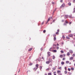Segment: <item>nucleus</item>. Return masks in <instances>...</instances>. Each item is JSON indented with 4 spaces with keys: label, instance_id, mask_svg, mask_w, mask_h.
Segmentation results:
<instances>
[{
    "label": "nucleus",
    "instance_id": "1",
    "mask_svg": "<svg viewBox=\"0 0 75 75\" xmlns=\"http://www.w3.org/2000/svg\"><path fill=\"white\" fill-rule=\"evenodd\" d=\"M65 57V54H63V55H61L60 56V58H63L64 57Z\"/></svg>",
    "mask_w": 75,
    "mask_h": 75
},
{
    "label": "nucleus",
    "instance_id": "2",
    "mask_svg": "<svg viewBox=\"0 0 75 75\" xmlns=\"http://www.w3.org/2000/svg\"><path fill=\"white\" fill-rule=\"evenodd\" d=\"M65 7V4H63L60 6V8H62V7Z\"/></svg>",
    "mask_w": 75,
    "mask_h": 75
},
{
    "label": "nucleus",
    "instance_id": "3",
    "mask_svg": "<svg viewBox=\"0 0 75 75\" xmlns=\"http://www.w3.org/2000/svg\"><path fill=\"white\" fill-rule=\"evenodd\" d=\"M47 55L49 57H50L51 55V53H50V52H47Z\"/></svg>",
    "mask_w": 75,
    "mask_h": 75
},
{
    "label": "nucleus",
    "instance_id": "4",
    "mask_svg": "<svg viewBox=\"0 0 75 75\" xmlns=\"http://www.w3.org/2000/svg\"><path fill=\"white\" fill-rule=\"evenodd\" d=\"M51 18H52V17H49V18H48L47 20V22L48 23V21H50V19H51Z\"/></svg>",
    "mask_w": 75,
    "mask_h": 75
},
{
    "label": "nucleus",
    "instance_id": "5",
    "mask_svg": "<svg viewBox=\"0 0 75 75\" xmlns=\"http://www.w3.org/2000/svg\"><path fill=\"white\" fill-rule=\"evenodd\" d=\"M36 69H38V64H37L36 65Z\"/></svg>",
    "mask_w": 75,
    "mask_h": 75
},
{
    "label": "nucleus",
    "instance_id": "6",
    "mask_svg": "<svg viewBox=\"0 0 75 75\" xmlns=\"http://www.w3.org/2000/svg\"><path fill=\"white\" fill-rule=\"evenodd\" d=\"M49 61H50V62H52V59H51L50 58H49Z\"/></svg>",
    "mask_w": 75,
    "mask_h": 75
},
{
    "label": "nucleus",
    "instance_id": "7",
    "mask_svg": "<svg viewBox=\"0 0 75 75\" xmlns=\"http://www.w3.org/2000/svg\"><path fill=\"white\" fill-rule=\"evenodd\" d=\"M74 59V58H73V57H70L69 59L70 60H72V59Z\"/></svg>",
    "mask_w": 75,
    "mask_h": 75
},
{
    "label": "nucleus",
    "instance_id": "8",
    "mask_svg": "<svg viewBox=\"0 0 75 75\" xmlns=\"http://www.w3.org/2000/svg\"><path fill=\"white\" fill-rule=\"evenodd\" d=\"M53 52H57V50H53Z\"/></svg>",
    "mask_w": 75,
    "mask_h": 75
},
{
    "label": "nucleus",
    "instance_id": "9",
    "mask_svg": "<svg viewBox=\"0 0 75 75\" xmlns=\"http://www.w3.org/2000/svg\"><path fill=\"white\" fill-rule=\"evenodd\" d=\"M33 50V48H30L29 50V51H31V50Z\"/></svg>",
    "mask_w": 75,
    "mask_h": 75
},
{
    "label": "nucleus",
    "instance_id": "10",
    "mask_svg": "<svg viewBox=\"0 0 75 75\" xmlns=\"http://www.w3.org/2000/svg\"><path fill=\"white\" fill-rule=\"evenodd\" d=\"M69 52L70 53H73V51L72 50H70Z\"/></svg>",
    "mask_w": 75,
    "mask_h": 75
},
{
    "label": "nucleus",
    "instance_id": "11",
    "mask_svg": "<svg viewBox=\"0 0 75 75\" xmlns=\"http://www.w3.org/2000/svg\"><path fill=\"white\" fill-rule=\"evenodd\" d=\"M69 37H73V35H69Z\"/></svg>",
    "mask_w": 75,
    "mask_h": 75
},
{
    "label": "nucleus",
    "instance_id": "12",
    "mask_svg": "<svg viewBox=\"0 0 75 75\" xmlns=\"http://www.w3.org/2000/svg\"><path fill=\"white\" fill-rule=\"evenodd\" d=\"M46 64H50V62L49 61H47L46 62Z\"/></svg>",
    "mask_w": 75,
    "mask_h": 75
},
{
    "label": "nucleus",
    "instance_id": "13",
    "mask_svg": "<svg viewBox=\"0 0 75 75\" xmlns=\"http://www.w3.org/2000/svg\"><path fill=\"white\" fill-rule=\"evenodd\" d=\"M61 64L62 65H64V62H61Z\"/></svg>",
    "mask_w": 75,
    "mask_h": 75
},
{
    "label": "nucleus",
    "instance_id": "14",
    "mask_svg": "<svg viewBox=\"0 0 75 75\" xmlns=\"http://www.w3.org/2000/svg\"><path fill=\"white\" fill-rule=\"evenodd\" d=\"M55 56H53V57H52V59H55Z\"/></svg>",
    "mask_w": 75,
    "mask_h": 75
},
{
    "label": "nucleus",
    "instance_id": "15",
    "mask_svg": "<svg viewBox=\"0 0 75 75\" xmlns=\"http://www.w3.org/2000/svg\"><path fill=\"white\" fill-rule=\"evenodd\" d=\"M70 55V53L69 52H68L67 55L69 56Z\"/></svg>",
    "mask_w": 75,
    "mask_h": 75
},
{
    "label": "nucleus",
    "instance_id": "16",
    "mask_svg": "<svg viewBox=\"0 0 75 75\" xmlns=\"http://www.w3.org/2000/svg\"><path fill=\"white\" fill-rule=\"evenodd\" d=\"M52 74L51 73H48V75H51Z\"/></svg>",
    "mask_w": 75,
    "mask_h": 75
},
{
    "label": "nucleus",
    "instance_id": "17",
    "mask_svg": "<svg viewBox=\"0 0 75 75\" xmlns=\"http://www.w3.org/2000/svg\"><path fill=\"white\" fill-rule=\"evenodd\" d=\"M73 18V17H72V15H70L69 16V18Z\"/></svg>",
    "mask_w": 75,
    "mask_h": 75
},
{
    "label": "nucleus",
    "instance_id": "18",
    "mask_svg": "<svg viewBox=\"0 0 75 75\" xmlns=\"http://www.w3.org/2000/svg\"><path fill=\"white\" fill-rule=\"evenodd\" d=\"M69 61H66V63L67 64H68V63H69Z\"/></svg>",
    "mask_w": 75,
    "mask_h": 75
},
{
    "label": "nucleus",
    "instance_id": "19",
    "mask_svg": "<svg viewBox=\"0 0 75 75\" xmlns=\"http://www.w3.org/2000/svg\"><path fill=\"white\" fill-rule=\"evenodd\" d=\"M71 69L72 71H74V68H71Z\"/></svg>",
    "mask_w": 75,
    "mask_h": 75
},
{
    "label": "nucleus",
    "instance_id": "20",
    "mask_svg": "<svg viewBox=\"0 0 75 75\" xmlns=\"http://www.w3.org/2000/svg\"><path fill=\"white\" fill-rule=\"evenodd\" d=\"M37 69H36V67L34 68V69H34V71H36V70H37Z\"/></svg>",
    "mask_w": 75,
    "mask_h": 75
},
{
    "label": "nucleus",
    "instance_id": "21",
    "mask_svg": "<svg viewBox=\"0 0 75 75\" xmlns=\"http://www.w3.org/2000/svg\"><path fill=\"white\" fill-rule=\"evenodd\" d=\"M64 73L65 74H67V71H64Z\"/></svg>",
    "mask_w": 75,
    "mask_h": 75
},
{
    "label": "nucleus",
    "instance_id": "22",
    "mask_svg": "<svg viewBox=\"0 0 75 75\" xmlns=\"http://www.w3.org/2000/svg\"><path fill=\"white\" fill-rule=\"evenodd\" d=\"M59 69H62V67H60L59 68Z\"/></svg>",
    "mask_w": 75,
    "mask_h": 75
},
{
    "label": "nucleus",
    "instance_id": "23",
    "mask_svg": "<svg viewBox=\"0 0 75 75\" xmlns=\"http://www.w3.org/2000/svg\"><path fill=\"white\" fill-rule=\"evenodd\" d=\"M65 17L66 18H68V15H66L65 16Z\"/></svg>",
    "mask_w": 75,
    "mask_h": 75
},
{
    "label": "nucleus",
    "instance_id": "24",
    "mask_svg": "<svg viewBox=\"0 0 75 75\" xmlns=\"http://www.w3.org/2000/svg\"><path fill=\"white\" fill-rule=\"evenodd\" d=\"M61 53H64V51L62 50H61Z\"/></svg>",
    "mask_w": 75,
    "mask_h": 75
},
{
    "label": "nucleus",
    "instance_id": "25",
    "mask_svg": "<svg viewBox=\"0 0 75 75\" xmlns=\"http://www.w3.org/2000/svg\"><path fill=\"white\" fill-rule=\"evenodd\" d=\"M66 38H67V39H69V37H66Z\"/></svg>",
    "mask_w": 75,
    "mask_h": 75
},
{
    "label": "nucleus",
    "instance_id": "26",
    "mask_svg": "<svg viewBox=\"0 0 75 75\" xmlns=\"http://www.w3.org/2000/svg\"><path fill=\"white\" fill-rule=\"evenodd\" d=\"M68 4L69 5V6H71V4L70 3H69V4Z\"/></svg>",
    "mask_w": 75,
    "mask_h": 75
},
{
    "label": "nucleus",
    "instance_id": "27",
    "mask_svg": "<svg viewBox=\"0 0 75 75\" xmlns=\"http://www.w3.org/2000/svg\"><path fill=\"white\" fill-rule=\"evenodd\" d=\"M57 50H58L59 49V47L58 46L57 47Z\"/></svg>",
    "mask_w": 75,
    "mask_h": 75
},
{
    "label": "nucleus",
    "instance_id": "28",
    "mask_svg": "<svg viewBox=\"0 0 75 75\" xmlns=\"http://www.w3.org/2000/svg\"><path fill=\"white\" fill-rule=\"evenodd\" d=\"M40 69H42V67L41 66H40L39 67Z\"/></svg>",
    "mask_w": 75,
    "mask_h": 75
},
{
    "label": "nucleus",
    "instance_id": "29",
    "mask_svg": "<svg viewBox=\"0 0 75 75\" xmlns=\"http://www.w3.org/2000/svg\"><path fill=\"white\" fill-rule=\"evenodd\" d=\"M30 65H33V63H30L29 64Z\"/></svg>",
    "mask_w": 75,
    "mask_h": 75
},
{
    "label": "nucleus",
    "instance_id": "30",
    "mask_svg": "<svg viewBox=\"0 0 75 75\" xmlns=\"http://www.w3.org/2000/svg\"><path fill=\"white\" fill-rule=\"evenodd\" d=\"M63 60H65V58L64 57L63 58Z\"/></svg>",
    "mask_w": 75,
    "mask_h": 75
},
{
    "label": "nucleus",
    "instance_id": "31",
    "mask_svg": "<svg viewBox=\"0 0 75 75\" xmlns=\"http://www.w3.org/2000/svg\"><path fill=\"white\" fill-rule=\"evenodd\" d=\"M69 75H71V74H72V73H70V72H69Z\"/></svg>",
    "mask_w": 75,
    "mask_h": 75
},
{
    "label": "nucleus",
    "instance_id": "32",
    "mask_svg": "<svg viewBox=\"0 0 75 75\" xmlns=\"http://www.w3.org/2000/svg\"><path fill=\"white\" fill-rule=\"evenodd\" d=\"M68 71H71V69L69 68H68Z\"/></svg>",
    "mask_w": 75,
    "mask_h": 75
},
{
    "label": "nucleus",
    "instance_id": "33",
    "mask_svg": "<svg viewBox=\"0 0 75 75\" xmlns=\"http://www.w3.org/2000/svg\"><path fill=\"white\" fill-rule=\"evenodd\" d=\"M74 12H73V13H75V8H74Z\"/></svg>",
    "mask_w": 75,
    "mask_h": 75
},
{
    "label": "nucleus",
    "instance_id": "34",
    "mask_svg": "<svg viewBox=\"0 0 75 75\" xmlns=\"http://www.w3.org/2000/svg\"><path fill=\"white\" fill-rule=\"evenodd\" d=\"M46 30H44L43 31V33H45L46 32Z\"/></svg>",
    "mask_w": 75,
    "mask_h": 75
},
{
    "label": "nucleus",
    "instance_id": "35",
    "mask_svg": "<svg viewBox=\"0 0 75 75\" xmlns=\"http://www.w3.org/2000/svg\"><path fill=\"white\" fill-rule=\"evenodd\" d=\"M54 40H56V37L54 38Z\"/></svg>",
    "mask_w": 75,
    "mask_h": 75
},
{
    "label": "nucleus",
    "instance_id": "36",
    "mask_svg": "<svg viewBox=\"0 0 75 75\" xmlns=\"http://www.w3.org/2000/svg\"><path fill=\"white\" fill-rule=\"evenodd\" d=\"M57 32H58V33H59V29H58L57 30Z\"/></svg>",
    "mask_w": 75,
    "mask_h": 75
},
{
    "label": "nucleus",
    "instance_id": "37",
    "mask_svg": "<svg viewBox=\"0 0 75 75\" xmlns=\"http://www.w3.org/2000/svg\"><path fill=\"white\" fill-rule=\"evenodd\" d=\"M73 57H75V54H73Z\"/></svg>",
    "mask_w": 75,
    "mask_h": 75
},
{
    "label": "nucleus",
    "instance_id": "38",
    "mask_svg": "<svg viewBox=\"0 0 75 75\" xmlns=\"http://www.w3.org/2000/svg\"><path fill=\"white\" fill-rule=\"evenodd\" d=\"M53 70H55V67H54L53 68Z\"/></svg>",
    "mask_w": 75,
    "mask_h": 75
},
{
    "label": "nucleus",
    "instance_id": "39",
    "mask_svg": "<svg viewBox=\"0 0 75 75\" xmlns=\"http://www.w3.org/2000/svg\"><path fill=\"white\" fill-rule=\"evenodd\" d=\"M53 36H54V37H55V36H56V35H55V34H54L53 35Z\"/></svg>",
    "mask_w": 75,
    "mask_h": 75
},
{
    "label": "nucleus",
    "instance_id": "40",
    "mask_svg": "<svg viewBox=\"0 0 75 75\" xmlns=\"http://www.w3.org/2000/svg\"><path fill=\"white\" fill-rule=\"evenodd\" d=\"M65 69L66 71H67V68H66V67H65Z\"/></svg>",
    "mask_w": 75,
    "mask_h": 75
},
{
    "label": "nucleus",
    "instance_id": "41",
    "mask_svg": "<svg viewBox=\"0 0 75 75\" xmlns=\"http://www.w3.org/2000/svg\"><path fill=\"white\" fill-rule=\"evenodd\" d=\"M58 33H59V32H56V34H58Z\"/></svg>",
    "mask_w": 75,
    "mask_h": 75
},
{
    "label": "nucleus",
    "instance_id": "42",
    "mask_svg": "<svg viewBox=\"0 0 75 75\" xmlns=\"http://www.w3.org/2000/svg\"><path fill=\"white\" fill-rule=\"evenodd\" d=\"M63 38L64 39L65 38V36H63Z\"/></svg>",
    "mask_w": 75,
    "mask_h": 75
},
{
    "label": "nucleus",
    "instance_id": "43",
    "mask_svg": "<svg viewBox=\"0 0 75 75\" xmlns=\"http://www.w3.org/2000/svg\"><path fill=\"white\" fill-rule=\"evenodd\" d=\"M60 2H61V3H62V2H63L62 0L60 1Z\"/></svg>",
    "mask_w": 75,
    "mask_h": 75
},
{
    "label": "nucleus",
    "instance_id": "44",
    "mask_svg": "<svg viewBox=\"0 0 75 75\" xmlns=\"http://www.w3.org/2000/svg\"><path fill=\"white\" fill-rule=\"evenodd\" d=\"M66 23H68V21H65Z\"/></svg>",
    "mask_w": 75,
    "mask_h": 75
},
{
    "label": "nucleus",
    "instance_id": "45",
    "mask_svg": "<svg viewBox=\"0 0 75 75\" xmlns=\"http://www.w3.org/2000/svg\"><path fill=\"white\" fill-rule=\"evenodd\" d=\"M57 46H59V44H58V43H57Z\"/></svg>",
    "mask_w": 75,
    "mask_h": 75
},
{
    "label": "nucleus",
    "instance_id": "46",
    "mask_svg": "<svg viewBox=\"0 0 75 75\" xmlns=\"http://www.w3.org/2000/svg\"><path fill=\"white\" fill-rule=\"evenodd\" d=\"M73 3H75V0H74L73 1Z\"/></svg>",
    "mask_w": 75,
    "mask_h": 75
},
{
    "label": "nucleus",
    "instance_id": "47",
    "mask_svg": "<svg viewBox=\"0 0 75 75\" xmlns=\"http://www.w3.org/2000/svg\"><path fill=\"white\" fill-rule=\"evenodd\" d=\"M54 46H55L56 47V46H57V45H54Z\"/></svg>",
    "mask_w": 75,
    "mask_h": 75
},
{
    "label": "nucleus",
    "instance_id": "48",
    "mask_svg": "<svg viewBox=\"0 0 75 75\" xmlns=\"http://www.w3.org/2000/svg\"><path fill=\"white\" fill-rule=\"evenodd\" d=\"M71 30H69V33H71Z\"/></svg>",
    "mask_w": 75,
    "mask_h": 75
},
{
    "label": "nucleus",
    "instance_id": "49",
    "mask_svg": "<svg viewBox=\"0 0 75 75\" xmlns=\"http://www.w3.org/2000/svg\"><path fill=\"white\" fill-rule=\"evenodd\" d=\"M42 59H44V57H42Z\"/></svg>",
    "mask_w": 75,
    "mask_h": 75
},
{
    "label": "nucleus",
    "instance_id": "50",
    "mask_svg": "<svg viewBox=\"0 0 75 75\" xmlns=\"http://www.w3.org/2000/svg\"><path fill=\"white\" fill-rule=\"evenodd\" d=\"M54 74H56V72H54Z\"/></svg>",
    "mask_w": 75,
    "mask_h": 75
},
{
    "label": "nucleus",
    "instance_id": "51",
    "mask_svg": "<svg viewBox=\"0 0 75 75\" xmlns=\"http://www.w3.org/2000/svg\"><path fill=\"white\" fill-rule=\"evenodd\" d=\"M62 44H64V42H62Z\"/></svg>",
    "mask_w": 75,
    "mask_h": 75
},
{
    "label": "nucleus",
    "instance_id": "52",
    "mask_svg": "<svg viewBox=\"0 0 75 75\" xmlns=\"http://www.w3.org/2000/svg\"><path fill=\"white\" fill-rule=\"evenodd\" d=\"M69 64H71V62H70L69 63Z\"/></svg>",
    "mask_w": 75,
    "mask_h": 75
},
{
    "label": "nucleus",
    "instance_id": "53",
    "mask_svg": "<svg viewBox=\"0 0 75 75\" xmlns=\"http://www.w3.org/2000/svg\"><path fill=\"white\" fill-rule=\"evenodd\" d=\"M52 4H54V2H52Z\"/></svg>",
    "mask_w": 75,
    "mask_h": 75
},
{
    "label": "nucleus",
    "instance_id": "54",
    "mask_svg": "<svg viewBox=\"0 0 75 75\" xmlns=\"http://www.w3.org/2000/svg\"><path fill=\"white\" fill-rule=\"evenodd\" d=\"M41 51H42V49H41Z\"/></svg>",
    "mask_w": 75,
    "mask_h": 75
},
{
    "label": "nucleus",
    "instance_id": "55",
    "mask_svg": "<svg viewBox=\"0 0 75 75\" xmlns=\"http://www.w3.org/2000/svg\"><path fill=\"white\" fill-rule=\"evenodd\" d=\"M71 24V22H70V23H69V24Z\"/></svg>",
    "mask_w": 75,
    "mask_h": 75
},
{
    "label": "nucleus",
    "instance_id": "56",
    "mask_svg": "<svg viewBox=\"0 0 75 75\" xmlns=\"http://www.w3.org/2000/svg\"><path fill=\"white\" fill-rule=\"evenodd\" d=\"M54 21H55V20H54L53 21V22H54Z\"/></svg>",
    "mask_w": 75,
    "mask_h": 75
},
{
    "label": "nucleus",
    "instance_id": "57",
    "mask_svg": "<svg viewBox=\"0 0 75 75\" xmlns=\"http://www.w3.org/2000/svg\"><path fill=\"white\" fill-rule=\"evenodd\" d=\"M64 20H62V22H63V21H64Z\"/></svg>",
    "mask_w": 75,
    "mask_h": 75
},
{
    "label": "nucleus",
    "instance_id": "58",
    "mask_svg": "<svg viewBox=\"0 0 75 75\" xmlns=\"http://www.w3.org/2000/svg\"><path fill=\"white\" fill-rule=\"evenodd\" d=\"M45 75H47V74H45Z\"/></svg>",
    "mask_w": 75,
    "mask_h": 75
},
{
    "label": "nucleus",
    "instance_id": "59",
    "mask_svg": "<svg viewBox=\"0 0 75 75\" xmlns=\"http://www.w3.org/2000/svg\"><path fill=\"white\" fill-rule=\"evenodd\" d=\"M54 75H57L56 74H54Z\"/></svg>",
    "mask_w": 75,
    "mask_h": 75
},
{
    "label": "nucleus",
    "instance_id": "60",
    "mask_svg": "<svg viewBox=\"0 0 75 75\" xmlns=\"http://www.w3.org/2000/svg\"><path fill=\"white\" fill-rule=\"evenodd\" d=\"M73 61L74 62L75 61V60H73Z\"/></svg>",
    "mask_w": 75,
    "mask_h": 75
},
{
    "label": "nucleus",
    "instance_id": "61",
    "mask_svg": "<svg viewBox=\"0 0 75 75\" xmlns=\"http://www.w3.org/2000/svg\"><path fill=\"white\" fill-rule=\"evenodd\" d=\"M20 72V70L18 71V72Z\"/></svg>",
    "mask_w": 75,
    "mask_h": 75
},
{
    "label": "nucleus",
    "instance_id": "62",
    "mask_svg": "<svg viewBox=\"0 0 75 75\" xmlns=\"http://www.w3.org/2000/svg\"><path fill=\"white\" fill-rule=\"evenodd\" d=\"M42 24H43V23H42Z\"/></svg>",
    "mask_w": 75,
    "mask_h": 75
},
{
    "label": "nucleus",
    "instance_id": "63",
    "mask_svg": "<svg viewBox=\"0 0 75 75\" xmlns=\"http://www.w3.org/2000/svg\"><path fill=\"white\" fill-rule=\"evenodd\" d=\"M74 40H75V38H74Z\"/></svg>",
    "mask_w": 75,
    "mask_h": 75
},
{
    "label": "nucleus",
    "instance_id": "64",
    "mask_svg": "<svg viewBox=\"0 0 75 75\" xmlns=\"http://www.w3.org/2000/svg\"><path fill=\"white\" fill-rule=\"evenodd\" d=\"M74 35V36H75V35Z\"/></svg>",
    "mask_w": 75,
    "mask_h": 75
}]
</instances>
